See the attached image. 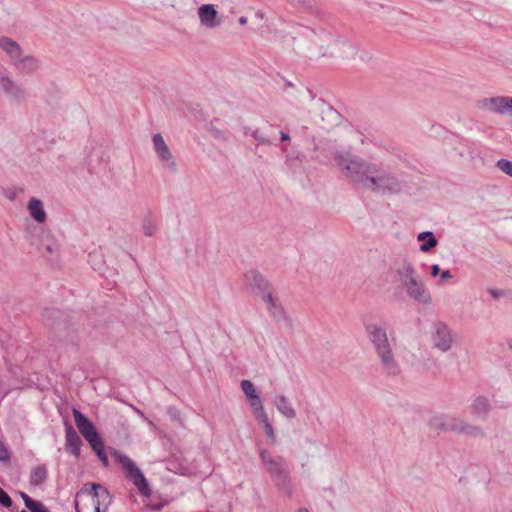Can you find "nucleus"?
I'll return each instance as SVG.
<instances>
[{"label": "nucleus", "instance_id": "nucleus-28", "mask_svg": "<svg viewBox=\"0 0 512 512\" xmlns=\"http://www.w3.org/2000/svg\"><path fill=\"white\" fill-rule=\"evenodd\" d=\"M13 504V501L11 497L8 495L6 491H4L0 487V505H2L5 508H10Z\"/></svg>", "mask_w": 512, "mask_h": 512}, {"label": "nucleus", "instance_id": "nucleus-9", "mask_svg": "<svg viewBox=\"0 0 512 512\" xmlns=\"http://www.w3.org/2000/svg\"><path fill=\"white\" fill-rule=\"evenodd\" d=\"M435 346L442 351H447L452 344V337L450 330L445 324L438 323L436 325V332L434 335Z\"/></svg>", "mask_w": 512, "mask_h": 512}, {"label": "nucleus", "instance_id": "nucleus-8", "mask_svg": "<svg viewBox=\"0 0 512 512\" xmlns=\"http://www.w3.org/2000/svg\"><path fill=\"white\" fill-rule=\"evenodd\" d=\"M198 15L202 25L208 28H214L220 24L217 19V11L211 4H204L199 7Z\"/></svg>", "mask_w": 512, "mask_h": 512}, {"label": "nucleus", "instance_id": "nucleus-22", "mask_svg": "<svg viewBox=\"0 0 512 512\" xmlns=\"http://www.w3.org/2000/svg\"><path fill=\"white\" fill-rule=\"evenodd\" d=\"M417 239L418 241H424V239H427V242L420 245V250L422 252H428L437 245V239L434 234L429 231L420 233Z\"/></svg>", "mask_w": 512, "mask_h": 512}, {"label": "nucleus", "instance_id": "nucleus-20", "mask_svg": "<svg viewBox=\"0 0 512 512\" xmlns=\"http://www.w3.org/2000/svg\"><path fill=\"white\" fill-rule=\"evenodd\" d=\"M15 67L22 72L31 73L37 69L38 62L33 56H25L16 62Z\"/></svg>", "mask_w": 512, "mask_h": 512}, {"label": "nucleus", "instance_id": "nucleus-3", "mask_svg": "<svg viewBox=\"0 0 512 512\" xmlns=\"http://www.w3.org/2000/svg\"><path fill=\"white\" fill-rule=\"evenodd\" d=\"M260 459L275 485L290 498L293 491L287 461L281 456H272L267 450L260 452Z\"/></svg>", "mask_w": 512, "mask_h": 512}, {"label": "nucleus", "instance_id": "nucleus-10", "mask_svg": "<svg viewBox=\"0 0 512 512\" xmlns=\"http://www.w3.org/2000/svg\"><path fill=\"white\" fill-rule=\"evenodd\" d=\"M407 289V293L410 297L413 299L422 302V303H429L431 300V297L426 290L424 284L422 281H420L418 278L415 279L413 282L405 286Z\"/></svg>", "mask_w": 512, "mask_h": 512}, {"label": "nucleus", "instance_id": "nucleus-38", "mask_svg": "<svg viewBox=\"0 0 512 512\" xmlns=\"http://www.w3.org/2000/svg\"><path fill=\"white\" fill-rule=\"evenodd\" d=\"M297 512H309L306 508H299Z\"/></svg>", "mask_w": 512, "mask_h": 512}, {"label": "nucleus", "instance_id": "nucleus-39", "mask_svg": "<svg viewBox=\"0 0 512 512\" xmlns=\"http://www.w3.org/2000/svg\"><path fill=\"white\" fill-rule=\"evenodd\" d=\"M491 293H492L493 297H495V298H496V297H498L497 292H495V291H491Z\"/></svg>", "mask_w": 512, "mask_h": 512}, {"label": "nucleus", "instance_id": "nucleus-16", "mask_svg": "<svg viewBox=\"0 0 512 512\" xmlns=\"http://www.w3.org/2000/svg\"><path fill=\"white\" fill-rule=\"evenodd\" d=\"M491 104L496 112L500 114H510L512 116V98L496 97L491 99Z\"/></svg>", "mask_w": 512, "mask_h": 512}, {"label": "nucleus", "instance_id": "nucleus-41", "mask_svg": "<svg viewBox=\"0 0 512 512\" xmlns=\"http://www.w3.org/2000/svg\"><path fill=\"white\" fill-rule=\"evenodd\" d=\"M21 512H27V511H25V510H22Z\"/></svg>", "mask_w": 512, "mask_h": 512}, {"label": "nucleus", "instance_id": "nucleus-4", "mask_svg": "<svg viewBox=\"0 0 512 512\" xmlns=\"http://www.w3.org/2000/svg\"><path fill=\"white\" fill-rule=\"evenodd\" d=\"M72 414L79 432L89 443L91 449L96 453L101 463L107 467L109 465V461L104 449V442L98 434L94 424L77 409H73Z\"/></svg>", "mask_w": 512, "mask_h": 512}, {"label": "nucleus", "instance_id": "nucleus-37", "mask_svg": "<svg viewBox=\"0 0 512 512\" xmlns=\"http://www.w3.org/2000/svg\"><path fill=\"white\" fill-rule=\"evenodd\" d=\"M281 140L282 141H287V140H289V136L286 133L281 132Z\"/></svg>", "mask_w": 512, "mask_h": 512}, {"label": "nucleus", "instance_id": "nucleus-40", "mask_svg": "<svg viewBox=\"0 0 512 512\" xmlns=\"http://www.w3.org/2000/svg\"><path fill=\"white\" fill-rule=\"evenodd\" d=\"M47 251L50 252V253L52 252V249H51L50 246L47 247Z\"/></svg>", "mask_w": 512, "mask_h": 512}, {"label": "nucleus", "instance_id": "nucleus-2", "mask_svg": "<svg viewBox=\"0 0 512 512\" xmlns=\"http://www.w3.org/2000/svg\"><path fill=\"white\" fill-rule=\"evenodd\" d=\"M112 503V496L102 485L91 483L77 493L76 512H107Z\"/></svg>", "mask_w": 512, "mask_h": 512}, {"label": "nucleus", "instance_id": "nucleus-1", "mask_svg": "<svg viewBox=\"0 0 512 512\" xmlns=\"http://www.w3.org/2000/svg\"><path fill=\"white\" fill-rule=\"evenodd\" d=\"M335 161L346 177L353 182L362 184L365 188H370L374 192H392L399 187L397 179L390 173L357 156L349 153L339 154L335 156Z\"/></svg>", "mask_w": 512, "mask_h": 512}, {"label": "nucleus", "instance_id": "nucleus-18", "mask_svg": "<svg viewBox=\"0 0 512 512\" xmlns=\"http://www.w3.org/2000/svg\"><path fill=\"white\" fill-rule=\"evenodd\" d=\"M398 275L405 286L417 279L415 270L412 264L408 261H404L401 268L398 269Z\"/></svg>", "mask_w": 512, "mask_h": 512}, {"label": "nucleus", "instance_id": "nucleus-24", "mask_svg": "<svg viewBox=\"0 0 512 512\" xmlns=\"http://www.w3.org/2000/svg\"><path fill=\"white\" fill-rule=\"evenodd\" d=\"M253 411H254V414H255V417L257 419V421L262 425H267V423H270L269 422V419H268V416L263 408V405L262 403L259 404V407H253L252 408Z\"/></svg>", "mask_w": 512, "mask_h": 512}, {"label": "nucleus", "instance_id": "nucleus-12", "mask_svg": "<svg viewBox=\"0 0 512 512\" xmlns=\"http://www.w3.org/2000/svg\"><path fill=\"white\" fill-rule=\"evenodd\" d=\"M0 47L9 55L15 66L16 62L22 57V49L20 45L16 41L6 36H2L0 37Z\"/></svg>", "mask_w": 512, "mask_h": 512}, {"label": "nucleus", "instance_id": "nucleus-25", "mask_svg": "<svg viewBox=\"0 0 512 512\" xmlns=\"http://www.w3.org/2000/svg\"><path fill=\"white\" fill-rule=\"evenodd\" d=\"M496 166L505 174L512 177V161L507 159H499Z\"/></svg>", "mask_w": 512, "mask_h": 512}, {"label": "nucleus", "instance_id": "nucleus-13", "mask_svg": "<svg viewBox=\"0 0 512 512\" xmlns=\"http://www.w3.org/2000/svg\"><path fill=\"white\" fill-rule=\"evenodd\" d=\"M241 389L247 397V400L250 406L259 407V404L262 403L257 391L250 380H242L241 381Z\"/></svg>", "mask_w": 512, "mask_h": 512}, {"label": "nucleus", "instance_id": "nucleus-36", "mask_svg": "<svg viewBox=\"0 0 512 512\" xmlns=\"http://www.w3.org/2000/svg\"><path fill=\"white\" fill-rule=\"evenodd\" d=\"M239 23H240L241 25H245V24L247 23V18H246V17H244V16H241V17L239 18Z\"/></svg>", "mask_w": 512, "mask_h": 512}, {"label": "nucleus", "instance_id": "nucleus-23", "mask_svg": "<svg viewBox=\"0 0 512 512\" xmlns=\"http://www.w3.org/2000/svg\"><path fill=\"white\" fill-rule=\"evenodd\" d=\"M247 277L252 280V285L259 290L264 291L268 288V282L259 273L251 271L247 274Z\"/></svg>", "mask_w": 512, "mask_h": 512}, {"label": "nucleus", "instance_id": "nucleus-14", "mask_svg": "<svg viewBox=\"0 0 512 512\" xmlns=\"http://www.w3.org/2000/svg\"><path fill=\"white\" fill-rule=\"evenodd\" d=\"M28 210L32 218L38 223H43L46 220V213L43 209V204L39 199L31 198L28 202Z\"/></svg>", "mask_w": 512, "mask_h": 512}, {"label": "nucleus", "instance_id": "nucleus-21", "mask_svg": "<svg viewBox=\"0 0 512 512\" xmlns=\"http://www.w3.org/2000/svg\"><path fill=\"white\" fill-rule=\"evenodd\" d=\"M275 405L277 409L287 418L295 417L294 409L290 407L288 400L283 395L277 396L275 398Z\"/></svg>", "mask_w": 512, "mask_h": 512}, {"label": "nucleus", "instance_id": "nucleus-7", "mask_svg": "<svg viewBox=\"0 0 512 512\" xmlns=\"http://www.w3.org/2000/svg\"><path fill=\"white\" fill-rule=\"evenodd\" d=\"M431 425L442 430H449L455 433H462L470 436L484 435L480 427L466 423L464 421L457 423V421L453 418H446L444 420L442 417H435L432 419Z\"/></svg>", "mask_w": 512, "mask_h": 512}, {"label": "nucleus", "instance_id": "nucleus-29", "mask_svg": "<svg viewBox=\"0 0 512 512\" xmlns=\"http://www.w3.org/2000/svg\"><path fill=\"white\" fill-rule=\"evenodd\" d=\"M0 461L9 462L10 452L5 443L0 439Z\"/></svg>", "mask_w": 512, "mask_h": 512}, {"label": "nucleus", "instance_id": "nucleus-17", "mask_svg": "<svg viewBox=\"0 0 512 512\" xmlns=\"http://www.w3.org/2000/svg\"><path fill=\"white\" fill-rule=\"evenodd\" d=\"M153 144L156 153L158 154L159 158L162 160H171L172 155L171 152L166 145L163 137L160 134H155L153 137Z\"/></svg>", "mask_w": 512, "mask_h": 512}, {"label": "nucleus", "instance_id": "nucleus-30", "mask_svg": "<svg viewBox=\"0 0 512 512\" xmlns=\"http://www.w3.org/2000/svg\"><path fill=\"white\" fill-rule=\"evenodd\" d=\"M28 509L31 512H50L41 502L36 500L34 502H29Z\"/></svg>", "mask_w": 512, "mask_h": 512}, {"label": "nucleus", "instance_id": "nucleus-11", "mask_svg": "<svg viewBox=\"0 0 512 512\" xmlns=\"http://www.w3.org/2000/svg\"><path fill=\"white\" fill-rule=\"evenodd\" d=\"M66 450L76 458L80 456L82 441L75 429L71 425H67L65 429Z\"/></svg>", "mask_w": 512, "mask_h": 512}, {"label": "nucleus", "instance_id": "nucleus-19", "mask_svg": "<svg viewBox=\"0 0 512 512\" xmlns=\"http://www.w3.org/2000/svg\"><path fill=\"white\" fill-rule=\"evenodd\" d=\"M47 478V469L45 465H38L30 472V484L39 486L45 482Z\"/></svg>", "mask_w": 512, "mask_h": 512}, {"label": "nucleus", "instance_id": "nucleus-27", "mask_svg": "<svg viewBox=\"0 0 512 512\" xmlns=\"http://www.w3.org/2000/svg\"><path fill=\"white\" fill-rule=\"evenodd\" d=\"M156 227H157V225L154 220L147 219V220H145L144 225H143L144 233L147 236H152L156 230Z\"/></svg>", "mask_w": 512, "mask_h": 512}, {"label": "nucleus", "instance_id": "nucleus-5", "mask_svg": "<svg viewBox=\"0 0 512 512\" xmlns=\"http://www.w3.org/2000/svg\"><path fill=\"white\" fill-rule=\"evenodd\" d=\"M115 458L121 465L125 477L136 486L142 495L149 497L152 491L146 478L137 465L127 455L119 452L115 453Z\"/></svg>", "mask_w": 512, "mask_h": 512}, {"label": "nucleus", "instance_id": "nucleus-15", "mask_svg": "<svg viewBox=\"0 0 512 512\" xmlns=\"http://www.w3.org/2000/svg\"><path fill=\"white\" fill-rule=\"evenodd\" d=\"M471 408H472V414L474 416L486 418V416L490 410V404L486 397L478 396L473 401Z\"/></svg>", "mask_w": 512, "mask_h": 512}, {"label": "nucleus", "instance_id": "nucleus-34", "mask_svg": "<svg viewBox=\"0 0 512 512\" xmlns=\"http://www.w3.org/2000/svg\"><path fill=\"white\" fill-rule=\"evenodd\" d=\"M440 272V268L437 264L432 265L431 267V276L436 277Z\"/></svg>", "mask_w": 512, "mask_h": 512}, {"label": "nucleus", "instance_id": "nucleus-35", "mask_svg": "<svg viewBox=\"0 0 512 512\" xmlns=\"http://www.w3.org/2000/svg\"><path fill=\"white\" fill-rule=\"evenodd\" d=\"M451 277H452V275H451V273H450V271H449V270H444V271L441 273V280H442V281H445L446 279H449V278H451Z\"/></svg>", "mask_w": 512, "mask_h": 512}, {"label": "nucleus", "instance_id": "nucleus-31", "mask_svg": "<svg viewBox=\"0 0 512 512\" xmlns=\"http://www.w3.org/2000/svg\"><path fill=\"white\" fill-rule=\"evenodd\" d=\"M263 429H264L267 437L274 443L275 442V434H274V430H273L271 423H267V425H264Z\"/></svg>", "mask_w": 512, "mask_h": 512}, {"label": "nucleus", "instance_id": "nucleus-6", "mask_svg": "<svg viewBox=\"0 0 512 512\" xmlns=\"http://www.w3.org/2000/svg\"><path fill=\"white\" fill-rule=\"evenodd\" d=\"M367 331L371 336V341L374 344L383 365L387 369L395 368L396 365L386 331L381 327L373 325L367 326Z\"/></svg>", "mask_w": 512, "mask_h": 512}, {"label": "nucleus", "instance_id": "nucleus-26", "mask_svg": "<svg viewBox=\"0 0 512 512\" xmlns=\"http://www.w3.org/2000/svg\"><path fill=\"white\" fill-rule=\"evenodd\" d=\"M1 86L2 88L7 92H15L18 91V87L15 85V83L8 77H2L1 78Z\"/></svg>", "mask_w": 512, "mask_h": 512}, {"label": "nucleus", "instance_id": "nucleus-33", "mask_svg": "<svg viewBox=\"0 0 512 512\" xmlns=\"http://www.w3.org/2000/svg\"><path fill=\"white\" fill-rule=\"evenodd\" d=\"M20 496L21 498L23 499L24 501V504L25 506L28 508L29 507V502H34L35 500H33L32 498H30L26 493L24 492H20Z\"/></svg>", "mask_w": 512, "mask_h": 512}, {"label": "nucleus", "instance_id": "nucleus-32", "mask_svg": "<svg viewBox=\"0 0 512 512\" xmlns=\"http://www.w3.org/2000/svg\"><path fill=\"white\" fill-rule=\"evenodd\" d=\"M264 301H266L269 304V309L275 308V299L273 298L272 294L268 293L263 297Z\"/></svg>", "mask_w": 512, "mask_h": 512}]
</instances>
